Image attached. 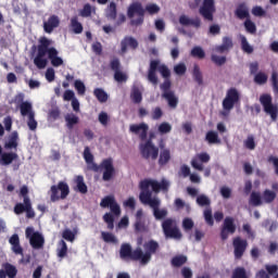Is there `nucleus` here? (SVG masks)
Wrapping results in <instances>:
<instances>
[{
	"label": "nucleus",
	"mask_w": 278,
	"mask_h": 278,
	"mask_svg": "<svg viewBox=\"0 0 278 278\" xmlns=\"http://www.w3.org/2000/svg\"><path fill=\"white\" fill-rule=\"evenodd\" d=\"M1 164L3 166H10L14 160H18V154L16 152H2L1 154Z\"/></svg>",
	"instance_id": "nucleus-31"
},
{
	"label": "nucleus",
	"mask_w": 278,
	"mask_h": 278,
	"mask_svg": "<svg viewBox=\"0 0 278 278\" xmlns=\"http://www.w3.org/2000/svg\"><path fill=\"white\" fill-rule=\"evenodd\" d=\"M164 116V111H162V108L156 106L152 110L151 118L152 121H160Z\"/></svg>",
	"instance_id": "nucleus-59"
},
{
	"label": "nucleus",
	"mask_w": 278,
	"mask_h": 278,
	"mask_svg": "<svg viewBox=\"0 0 278 278\" xmlns=\"http://www.w3.org/2000/svg\"><path fill=\"white\" fill-rule=\"evenodd\" d=\"M268 81V75H266L264 72H258L254 76V83L257 84L258 86H264Z\"/></svg>",
	"instance_id": "nucleus-49"
},
{
	"label": "nucleus",
	"mask_w": 278,
	"mask_h": 278,
	"mask_svg": "<svg viewBox=\"0 0 278 278\" xmlns=\"http://www.w3.org/2000/svg\"><path fill=\"white\" fill-rule=\"evenodd\" d=\"M139 151L143 160H157L160 156V148L153 144V140L150 138L144 143H140Z\"/></svg>",
	"instance_id": "nucleus-11"
},
{
	"label": "nucleus",
	"mask_w": 278,
	"mask_h": 278,
	"mask_svg": "<svg viewBox=\"0 0 278 278\" xmlns=\"http://www.w3.org/2000/svg\"><path fill=\"white\" fill-rule=\"evenodd\" d=\"M245 149H249V151H254L256 144H255V137L253 135L248 136V138L243 142Z\"/></svg>",
	"instance_id": "nucleus-55"
},
{
	"label": "nucleus",
	"mask_w": 278,
	"mask_h": 278,
	"mask_svg": "<svg viewBox=\"0 0 278 278\" xmlns=\"http://www.w3.org/2000/svg\"><path fill=\"white\" fill-rule=\"evenodd\" d=\"M161 227L166 240H181L184 238V233H181L179 224L175 218L167 217L163 219Z\"/></svg>",
	"instance_id": "nucleus-5"
},
{
	"label": "nucleus",
	"mask_w": 278,
	"mask_h": 278,
	"mask_svg": "<svg viewBox=\"0 0 278 278\" xmlns=\"http://www.w3.org/2000/svg\"><path fill=\"white\" fill-rule=\"evenodd\" d=\"M229 233L233 236L236 233V224L233 223V217H226L220 229V239L227 240Z\"/></svg>",
	"instance_id": "nucleus-18"
},
{
	"label": "nucleus",
	"mask_w": 278,
	"mask_h": 278,
	"mask_svg": "<svg viewBox=\"0 0 278 278\" xmlns=\"http://www.w3.org/2000/svg\"><path fill=\"white\" fill-rule=\"evenodd\" d=\"M48 47H51V40L47 37H41L37 47V55L34 59V64L37 68H47L48 61L45 55H48Z\"/></svg>",
	"instance_id": "nucleus-8"
},
{
	"label": "nucleus",
	"mask_w": 278,
	"mask_h": 278,
	"mask_svg": "<svg viewBox=\"0 0 278 278\" xmlns=\"http://www.w3.org/2000/svg\"><path fill=\"white\" fill-rule=\"evenodd\" d=\"M129 131L130 134H135V136H139V140L144 142V140H147V136L149 135V124H132L129 126Z\"/></svg>",
	"instance_id": "nucleus-19"
},
{
	"label": "nucleus",
	"mask_w": 278,
	"mask_h": 278,
	"mask_svg": "<svg viewBox=\"0 0 278 278\" xmlns=\"http://www.w3.org/2000/svg\"><path fill=\"white\" fill-rule=\"evenodd\" d=\"M83 155L86 164H92L94 162V155H92V152H90L89 147L85 148Z\"/></svg>",
	"instance_id": "nucleus-57"
},
{
	"label": "nucleus",
	"mask_w": 278,
	"mask_h": 278,
	"mask_svg": "<svg viewBox=\"0 0 278 278\" xmlns=\"http://www.w3.org/2000/svg\"><path fill=\"white\" fill-rule=\"evenodd\" d=\"M29 189L27 186H23L20 190V197H23V203H16L14 205L13 212L17 216H21V214L26 213V218H36V211H34V207L31 206V199H29Z\"/></svg>",
	"instance_id": "nucleus-3"
},
{
	"label": "nucleus",
	"mask_w": 278,
	"mask_h": 278,
	"mask_svg": "<svg viewBox=\"0 0 278 278\" xmlns=\"http://www.w3.org/2000/svg\"><path fill=\"white\" fill-rule=\"evenodd\" d=\"M9 244H11V249L15 255H22L23 257V247H21V238L17 233H14L10 237Z\"/></svg>",
	"instance_id": "nucleus-21"
},
{
	"label": "nucleus",
	"mask_w": 278,
	"mask_h": 278,
	"mask_svg": "<svg viewBox=\"0 0 278 278\" xmlns=\"http://www.w3.org/2000/svg\"><path fill=\"white\" fill-rule=\"evenodd\" d=\"M130 99L132 103H142V91H140L139 87H132L131 92H130Z\"/></svg>",
	"instance_id": "nucleus-38"
},
{
	"label": "nucleus",
	"mask_w": 278,
	"mask_h": 278,
	"mask_svg": "<svg viewBox=\"0 0 278 278\" xmlns=\"http://www.w3.org/2000/svg\"><path fill=\"white\" fill-rule=\"evenodd\" d=\"M101 167L104 169L102 179L103 181H112L114 175H116V169L114 168V163L112 159L103 160Z\"/></svg>",
	"instance_id": "nucleus-20"
},
{
	"label": "nucleus",
	"mask_w": 278,
	"mask_h": 278,
	"mask_svg": "<svg viewBox=\"0 0 278 278\" xmlns=\"http://www.w3.org/2000/svg\"><path fill=\"white\" fill-rule=\"evenodd\" d=\"M197 203L200 205V207H205L212 203L210 198L205 194H200L197 198Z\"/></svg>",
	"instance_id": "nucleus-56"
},
{
	"label": "nucleus",
	"mask_w": 278,
	"mask_h": 278,
	"mask_svg": "<svg viewBox=\"0 0 278 278\" xmlns=\"http://www.w3.org/2000/svg\"><path fill=\"white\" fill-rule=\"evenodd\" d=\"M193 79L198 83V86H203V73H201V67L199 65L193 66Z\"/></svg>",
	"instance_id": "nucleus-43"
},
{
	"label": "nucleus",
	"mask_w": 278,
	"mask_h": 278,
	"mask_svg": "<svg viewBox=\"0 0 278 278\" xmlns=\"http://www.w3.org/2000/svg\"><path fill=\"white\" fill-rule=\"evenodd\" d=\"M260 103L263 105L265 114H268L274 123L277 122L278 106L273 104V96L268 93L262 94L260 97Z\"/></svg>",
	"instance_id": "nucleus-12"
},
{
	"label": "nucleus",
	"mask_w": 278,
	"mask_h": 278,
	"mask_svg": "<svg viewBox=\"0 0 278 278\" xmlns=\"http://www.w3.org/2000/svg\"><path fill=\"white\" fill-rule=\"evenodd\" d=\"M157 131L161 134V136L170 134V131H173V126L168 122H163L159 125Z\"/></svg>",
	"instance_id": "nucleus-46"
},
{
	"label": "nucleus",
	"mask_w": 278,
	"mask_h": 278,
	"mask_svg": "<svg viewBox=\"0 0 278 278\" xmlns=\"http://www.w3.org/2000/svg\"><path fill=\"white\" fill-rule=\"evenodd\" d=\"M80 16H83V18L92 16V5H90V3L84 5L83 10H80Z\"/></svg>",
	"instance_id": "nucleus-60"
},
{
	"label": "nucleus",
	"mask_w": 278,
	"mask_h": 278,
	"mask_svg": "<svg viewBox=\"0 0 278 278\" xmlns=\"http://www.w3.org/2000/svg\"><path fill=\"white\" fill-rule=\"evenodd\" d=\"M157 71L164 79H170V70L164 64H160V60L150 61V67L148 70V81L157 86Z\"/></svg>",
	"instance_id": "nucleus-6"
},
{
	"label": "nucleus",
	"mask_w": 278,
	"mask_h": 278,
	"mask_svg": "<svg viewBox=\"0 0 278 278\" xmlns=\"http://www.w3.org/2000/svg\"><path fill=\"white\" fill-rule=\"evenodd\" d=\"M204 140H205V142H207V144H220L222 143L220 137H218V132L215 130H208L205 134Z\"/></svg>",
	"instance_id": "nucleus-32"
},
{
	"label": "nucleus",
	"mask_w": 278,
	"mask_h": 278,
	"mask_svg": "<svg viewBox=\"0 0 278 278\" xmlns=\"http://www.w3.org/2000/svg\"><path fill=\"white\" fill-rule=\"evenodd\" d=\"M29 243L34 249H42V247H45V237H42L40 232H35L30 237Z\"/></svg>",
	"instance_id": "nucleus-29"
},
{
	"label": "nucleus",
	"mask_w": 278,
	"mask_h": 278,
	"mask_svg": "<svg viewBox=\"0 0 278 278\" xmlns=\"http://www.w3.org/2000/svg\"><path fill=\"white\" fill-rule=\"evenodd\" d=\"M59 247L60 248L56 249L58 257L64 260V257L68 255V245L66 244V241L61 240L59 241Z\"/></svg>",
	"instance_id": "nucleus-39"
},
{
	"label": "nucleus",
	"mask_w": 278,
	"mask_h": 278,
	"mask_svg": "<svg viewBox=\"0 0 278 278\" xmlns=\"http://www.w3.org/2000/svg\"><path fill=\"white\" fill-rule=\"evenodd\" d=\"M232 247L235 260H242V257H244V253H247V249L249 248V241H247V239H242V237H235L232 239Z\"/></svg>",
	"instance_id": "nucleus-16"
},
{
	"label": "nucleus",
	"mask_w": 278,
	"mask_h": 278,
	"mask_svg": "<svg viewBox=\"0 0 278 278\" xmlns=\"http://www.w3.org/2000/svg\"><path fill=\"white\" fill-rule=\"evenodd\" d=\"M162 98L167 101L168 108L177 110V105H179V98L175 94V91L162 93Z\"/></svg>",
	"instance_id": "nucleus-25"
},
{
	"label": "nucleus",
	"mask_w": 278,
	"mask_h": 278,
	"mask_svg": "<svg viewBox=\"0 0 278 278\" xmlns=\"http://www.w3.org/2000/svg\"><path fill=\"white\" fill-rule=\"evenodd\" d=\"M199 14L204 21L212 23L214 21V14H216V2L214 0H203L199 9Z\"/></svg>",
	"instance_id": "nucleus-13"
},
{
	"label": "nucleus",
	"mask_w": 278,
	"mask_h": 278,
	"mask_svg": "<svg viewBox=\"0 0 278 278\" xmlns=\"http://www.w3.org/2000/svg\"><path fill=\"white\" fill-rule=\"evenodd\" d=\"M144 8L141 2H132L129 4L127 9V16L131 18L130 25L131 27H140L142 23H144Z\"/></svg>",
	"instance_id": "nucleus-7"
},
{
	"label": "nucleus",
	"mask_w": 278,
	"mask_h": 278,
	"mask_svg": "<svg viewBox=\"0 0 278 278\" xmlns=\"http://www.w3.org/2000/svg\"><path fill=\"white\" fill-rule=\"evenodd\" d=\"M141 192L139 193V201H142V195L150 194V199H153L154 194H160V192H168L170 188V181L163 178L161 181L155 179H143L139 184Z\"/></svg>",
	"instance_id": "nucleus-1"
},
{
	"label": "nucleus",
	"mask_w": 278,
	"mask_h": 278,
	"mask_svg": "<svg viewBox=\"0 0 278 278\" xmlns=\"http://www.w3.org/2000/svg\"><path fill=\"white\" fill-rule=\"evenodd\" d=\"M240 101V93L238 92V89L230 88L226 92V97L223 100V110L225 112H231V109L235 108L236 103Z\"/></svg>",
	"instance_id": "nucleus-14"
},
{
	"label": "nucleus",
	"mask_w": 278,
	"mask_h": 278,
	"mask_svg": "<svg viewBox=\"0 0 278 278\" xmlns=\"http://www.w3.org/2000/svg\"><path fill=\"white\" fill-rule=\"evenodd\" d=\"M204 220L210 225V227L214 226V217L212 216V208L204 210Z\"/></svg>",
	"instance_id": "nucleus-62"
},
{
	"label": "nucleus",
	"mask_w": 278,
	"mask_h": 278,
	"mask_svg": "<svg viewBox=\"0 0 278 278\" xmlns=\"http://www.w3.org/2000/svg\"><path fill=\"white\" fill-rule=\"evenodd\" d=\"M4 271L7 273V276L9 278H14L16 277L18 270L16 269V267L10 263H5L3 265Z\"/></svg>",
	"instance_id": "nucleus-44"
},
{
	"label": "nucleus",
	"mask_w": 278,
	"mask_h": 278,
	"mask_svg": "<svg viewBox=\"0 0 278 278\" xmlns=\"http://www.w3.org/2000/svg\"><path fill=\"white\" fill-rule=\"evenodd\" d=\"M172 86H173V83L170 81V78H165L163 84H161L160 86L163 94H166V92H174L173 90H170Z\"/></svg>",
	"instance_id": "nucleus-58"
},
{
	"label": "nucleus",
	"mask_w": 278,
	"mask_h": 278,
	"mask_svg": "<svg viewBox=\"0 0 278 278\" xmlns=\"http://www.w3.org/2000/svg\"><path fill=\"white\" fill-rule=\"evenodd\" d=\"M118 12L116 9V3L115 2H110L105 10V16L109 21H116Z\"/></svg>",
	"instance_id": "nucleus-34"
},
{
	"label": "nucleus",
	"mask_w": 278,
	"mask_h": 278,
	"mask_svg": "<svg viewBox=\"0 0 278 278\" xmlns=\"http://www.w3.org/2000/svg\"><path fill=\"white\" fill-rule=\"evenodd\" d=\"M235 15L240 21H244V18H251V13H249V7H247V3H240L235 11Z\"/></svg>",
	"instance_id": "nucleus-26"
},
{
	"label": "nucleus",
	"mask_w": 278,
	"mask_h": 278,
	"mask_svg": "<svg viewBox=\"0 0 278 278\" xmlns=\"http://www.w3.org/2000/svg\"><path fill=\"white\" fill-rule=\"evenodd\" d=\"M18 148V132L13 131L9 136V141L4 143V149H17Z\"/></svg>",
	"instance_id": "nucleus-33"
},
{
	"label": "nucleus",
	"mask_w": 278,
	"mask_h": 278,
	"mask_svg": "<svg viewBox=\"0 0 278 278\" xmlns=\"http://www.w3.org/2000/svg\"><path fill=\"white\" fill-rule=\"evenodd\" d=\"M231 278H249L244 267H236L232 271Z\"/></svg>",
	"instance_id": "nucleus-50"
},
{
	"label": "nucleus",
	"mask_w": 278,
	"mask_h": 278,
	"mask_svg": "<svg viewBox=\"0 0 278 278\" xmlns=\"http://www.w3.org/2000/svg\"><path fill=\"white\" fill-rule=\"evenodd\" d=\"M243 25L248 34H257V26L253 23V21H251V17L245 20Z\"/></svg>",
	"instance_id": "nucleus-47"
},
{
	"label": "nucleus",
	"mask_w": 278,
	"mask_h": 278,
	"mask_svg": "<svg viewBox=\"0 0 278 278\" xmlns=\"http://www.w3.org/2000/svg\"><path fill=\"white\" fill-rule=\"evenodd\" d=\"M27 126L30 131H36L38 129V122L36 121V113H30L27 121Z\"/></svg>",
	"instance_id": "nucleus-51"
},
{
	"label": "nucleus",
	"mask_w": 278,
	"mask_h": 278,
	"mask_svg": "<svg viewBox=\"0 0 278 278\" xmlns=\"http://www.w3.org/2000/svg\"><path fill=\"white\" fill-rule=\"evenodd\" d=\"M59 52L58 49L51 47H48V58L51 62V64L58 68L59 66H62V64H64V60H62V58L58 56Z\"/></svg>",
	"instance_id": "nucleus-23"
},
{
	"label": "nucleus",
	"mask_w": 278,
	"mask_h": 278,
	"mask_svg": "<svg viewBox=\"0 0 278 278\" xmlns=\"http://www.w3.org/2000/svg\"><path fill=\"white\" fill-rule=\"evenodd\" d=\"M65 123H66L67 129H73L75 127V125L79 124V116H77L73 113H67L65 115Z\"/></svg>",
	"instance_id": "nucleus-36"
},
{
	"label": "nucleus",
	"mask_w": 278,
	"mask_h": 278,
	"mask_svg": "<svg viewBox=\"0 0 278 278\" xmlns=\"http://www.w3.org/2000/svg\"><path fill=\"white\" fill-rule=\"evenodd\" d=\"M55 27H60V17L51 15L47 22L43 23V30L46 34H53Z\"/></svg>",
	"instance_id": "nucleus-22"
},
{
	"label": "nucleus",
	"mask_w": 278,
	"mask_h": 278,
	"mask_svg": "<svg viewBox=\"0 0 278 278\" xmlns=\"http://www.w3.org/2000/svg\"><path fill=\"white\" fill-rule=\"evenodd\" d=\"M188 263V256L180 254L172 258L170 264L174 268H181L185 264Z\"/></svg>",
	"instance_id": "nucleus-35"
},
{
	"label": "nucleus",
	"mask_w": 278,
	"mask_h": 278,
	"mask_svg": "<svg viewBox=\"0 0 278 278\" xmlns=\"http://www.w3.org/2000/svg\"><path fill=\"white\" fill-rule=\"evenodd\" d=\"M140 203H142L143 205H149V207H151L155 220H164V218L168 216V210L160 208V205H162V200H160V198L157 197L151 199V194L146 193L141 195Z\"/></svg>",
	"instance_id": "nucleus-4"
},
{
	"label": "nucleus",
	"mask_w": 278,
	"mask_h": 278,
	"mask_svg": "<svg viewBox=\"0 0 278 278\" xmlns=\"http://www.w3.org/2000/svg\"><path fill=\"white\" fill-rule=\"evenodd\" d=\"M271 86L275 94H278V74L277 72L271 73Z\"/></svg>",
	"instance_id": "nucleus-63"
},
{
	"label": "nucleus",
	"mask_w": 278,
	"mask_h": 278,
	"mask_svg": "<svg viewBox=\"0 0 278 278\" xmlns=\"http://www.w3.org/2000/svg\"><path fill=\"white\" fill-rule=\"evenodd\" d=\"M127 47H129L130 49H138V40H136V38L134 37H125L122 41H121V51L122 53H127Z\"/></svg>",
	"instance_id": "nucleus-24"
},
{
	"label": "nucleus",
	"mask_w": 278,
	"mask_h": 278,
	"mask_svg": "<svg viewBox=\"0 0 278 278\" xmlns=\"http://www.w3.org/2000/svg\"><path fill=\"white\" fill-rule=\"evenodd\" d=\"M263 199H264L265 203H273V201H275V199H277V193H275L274 191H270L269 189H266L263 192Z\"/></svg>",
	"instance_id": "nucleus-53"
},
{
	"label": "nucleus",
	"mask_w": 278,
	"mask_h": 278,
	"mask_svg": "<svg viewBox=\"0 0 278 278\" xmlns=\"http://www.w3.org/2000/svg\"><path fill=\"white\" fill-rule=\"evenodd\" d=\"M100 206L103 208L110 207L111 210V213H105L103 215V220L106 223L108 229L112 231V229H114V216L116 218L121 216V205H118L114 195H106L101 200Z\"/></svg>",
	"instance_id": "nucleus-2"
},
{
	"label": "nucleus",
	"mask_w": 278,
	"mask_h": 278,
	"mask_svg": "<svg viewBox=\"0 0 278 278\" xmlns=\"http://www.w3.org/2000/svg\"><path fill=\"white\" fill-rule=\"evenodd\" d=\"M144 251V252H143ZM143 251L140 249L139 262L142 266H147L151 262V257L160 251V243L153 239L143 243Z\"/></svg>",
	"instance_id": "nucleus-9"
},
{
	"label": "nucleus",
	"mask_w": 278,
	"mask_h": 278,
	"mask_svg": "<svg viewBox=\"0 0 278 278\" xmlns=\"http://www.w3.org/2000/svg\"><path fill=\"white\" fill-rule=\"evenodd\" d=\"M74 184H76V187L74 188L76 192H80V194H86L88 192V186L84 181V176H76L74 179Z\"/></svg>",
	"instance_id": "nucleus-30"
},
{
	"label": "nucleus",
	"mask_w": 278,
	"mask_h": 278,
	"mask_svg": "<svg viewBox=\"0 0 278 278\" xmlns=\"http://www.w3.org/2000/svg\"><path fill=\"white\" fill-rule=\"evenodd\" d=\"M250 203L254 207H260V205H262V195L260 194V192L253 191L251 193V195H250Z\"/></svg>",
	"instance_id": "nucleus-45"
},
{
	"label": "nucleus",
	"mask_w": 278,
	"mask_h": 278,
	"mask_svg": "<svg viewBox=\"0 0 278 278\" xmlns=\"http://www.w3.org/2000/svg\"><path fill=\"white\" fill-rule=\"evenodd\" d=\"M71 194V188L68 184L59 181L58 186L53 185L50 188V201L55 203L60 200L64 201Z\"/></svg>",
	"instance_id": "nucleus-10"
},
{
	"label": "nucleus",
	"mask_w": 278,
	"mask_h": 278,
	"mask_svg": "<svg viewBox=\"0 0 278 278\" xmlns=\"http://www.w3.org/2000/svg\"><path fill=\"white\" fill-rule=\"evenodd\" d=\"M140 248L131 250V245L129 243H124L121 245L119 256L122 260H131L132 262H140Z\"/></svg>",
	"instance_id": "nucleus-15"
},
{
	"label": "nucleus",
	"mask_w": 278,
	"mask_h": 278,
	"mask_svg": "<svg viewBox=\"0 0 278 278\" xmlns=\"http://www.w3.org/2000/svg\"><path fill=\"white\" fill-rule=\"evenodd\" d=\"M146 10L148 11V13L153 15V14H157L160 12V7L155 3H150L146 7Z\"/></svg>",
	"instance_id": "nucleus-64"
},
{
	"label": "nucleus",
	"mask_w": 278,
	"mask_h": 278,
	"mask_svg": "<svg viewBox=\"0 0 278 278\" xmlns=\"http://www.w3.org/2000/svg\"><path fill=\"white\" fill-rule=\"evenodd\" d=\"M210 160L212 156L207 152L198 153L191 159V166L194 170L202 172L204 169L203 164H207Z\"/></svg>",
	"instance_id": "nucleus-17"
},
{
	"label": "nucleus",
	"mask_w": 278,
	"mask_h": 278,
	"mask_svg": "<svg viewBox=\"0 0 278 278\" xmlns=\"http://www.w3.org/2000/svg\"><path fill=\"white\" fill-rule=\"evenodd\" d=\"M71 27L74 34H81L84 31V25L79 23V18L77 16L71 18Z\"/></svg>",
	"instance_id": "nucleus-40"
},
{
	"label": "nucleus",
	"mask_w": 278,
	"mask_h": 278,
	"mask_svg": "<svg viewBox=\"0 0 278 278\" xmlns=\"http://www.w3.org/2000/svg\"><path fill=\"white\" fill-rule=\"evenodd\" d=\"M229 49H233V39H231V37H224L223 43L220 46H216L215 51L217 53H225L229 51Z\"/></svg>",
	"instance_id": "nucleus-27"
},
{
	"label": "nucleus",
	"mask_w": 278,
	"mask_h": 278,
	"mask_svg": "<svg viewBox=\"0 0 278 278\" xmlns=\"http://www.w3.org/2000/svg\"><path fill=\"white\" fill-rule=\"evenodd\" d=\"M211 60L216 66H223L227 62V56H218L216 54H212Z\"/></svg>",
	"instance_id": "nucleus-61"
},
{
	"label": "nucleus",
	"mask_w": 278,
	"mask_h": 278,
	"mask_svg": "<svg viewBox=\"0 0 278 278\" xmlns=\"http://www.w3.org/2000/svg\"><path fill=\"white\" fill-rule=\"evenodd\" d=\"M74 88L77 91V94L84 97L86 94V85L81 80H75Z\"/></svg>",
	"instance_id": "nucleus-54"
},
{
	"label": "nucleus",
	"mask_w": 278,
	"mask_h": 278,
	"mask_svg": "<svg viewBox=\"0 0 278 278\" xmlns=\"http://www.w3.org/2000/svg\"><path fill=\"white\" fill-rule=\"evenodd\" d=\"M93 94H94L96 99H98V101L100 103L108 102L109 96H108V92H105V90H103L101 88H96L93 90Z\"/></svg>",
	"instance_id": "nucleus-42"
},
{
	"label": "nucleus",
	"mask_w": 278,
	"mask_h": 278,
	"mask_svg": "<svg viewBox=\"0 0 278 278\" xmlns=\"http://www.w3.org/2000/svg\"><path fill=\"white\" fill-rule=\"evenodd\" d=\"M240 40H241V49L242 51H244V53L251 54L253 53V48L252 46L249 43V41L247 40V38L244 37V35L240 36Z\"/></svg>",
	"instance_id": "nucleus-48"
},
{
	"label": "nucleus",
	"mask_w": 278,
	"mask_h": 278,
	"mask_svg": "<svg viewBox=\"0 0 278 278\" xmlns=\"http://www.w3.org/2000/svg\"><path fill=\"white\" fill-rule=\"evenodd\" d=\"M160 156H159V166H166L170 162V150L164 149V144H160Z\"/></svg>",
	"instance_id": "nucleus-28"
},
{
	"label": "nucleus",
	"mask_w": 278,
	"mask_h": 278,
	"mask_svg": "<svg viewBox=\"0 0 278 278\" xmlns=\"http://www.w3.org/2000/svg\"><path fill=\"white\" fill-rule=\"evenodd\" d=\"M20 112H21V114H22L23 116H30L31 114H36V113L34 112L33 106H31V102H27V101L22 102V103L20 104Z\"/></svg>",
	"instance_id": "nucleus-37"
},
{
	"label": "nucleus",
	"mask_w": 278,
	"mask_h": 278,
	"mask_svg": "<svg viewBox=\"0 0 278 278\" xmlns=\"http://www.w3.org/2000/svg\"><path fill=\"white\" fill-rule=\"evenodd\" d=\"M192 58H198L199 60H203L205 58V51L203 48L195 46L191 50Z\"/></svg>",
	"instance_id": "nucleus-52"
},
{
	"label": "nucleus",
	"mask_w": 278,
	"mask_h": 278,
	"mask_svg": "<svg viewBox=\"0 0 278 278\" xmlns=\"http://www.w3.org/2000/svg\"><path fill=\"white\" fill-rule=\"evenodd\" d=\"M101 238L103 242H106L108 244H118V239L112 232L102 231Z\"/></svg>",
	"instance_id": "nucleus-41"
}]
</instances>
